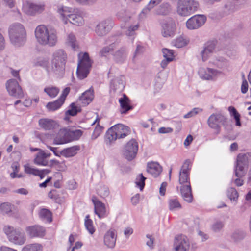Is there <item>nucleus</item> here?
<instances>
[{
  "instance_id": "1",
  "label": "nucleus",
  "mask_w": 251,
  "mask_h": 251,
  "mask_svg": "<svg viewBox=\"0 0 251 251\" xmlns=\"http://www.w3.org/2000/svg\"><path fill=\"white\" fill-rule=\"evenodd\" d=\"M206 69L201 68L199 71L201 77L203 79L212 80L222 74V71L227 69L229 63L228 61L222 57H218L209 62Z\"/></svg>"
},
{
  "instance_id": "2",
  "label": "nucleus",
  "mask_w": 251,
  "mask_h": 251,
  "mask_svg": "<svg viewBox=\"0 0 251 251\" xmlns=\"http://www.w3.org/2000/svg\"><path fill=\"white\" fill-rule=\"evenodd\" d=\"M35 35L38 42L42 45L52 47L57 41V33L54 29L48 30L44 25L38 26L35 30Z\"/></svg>"
},
{
  "instance_id": "3",
  "label": "nucleus",
  "mask_w": 251,
  "mask_h": 251,
  "mask_svg": "<svg viewBox=\"0 0 251 251\" xmlns=\"http://www.w3.org/2000/svg\"><path fill=\"white\" fill-rule=\"evenodd\" d=\"M67 55L63 50L54 52L51 62V71L57 76L62 77L65 72Z\"/></svg>"
},
{
  "instance_id": "4",
  "label": "nucleus",
  "mask_w": 251,
  "mask_h": 251,
  "mask_svg": "<svg viewBox=\"0 0 251 251\" xmlns=\"http://www.w3.org/2000/svg\"><path fill=\"white\" fill-rule=\"evenodd\" d=\"M57 11L65 24L69 21L73 25L80 26L84 23L83 17L77 10L75 11L67 7H59Z\"/></svg>"
},
{
  "instance_id": "5",
  "label": "nucleus",
  "mask_w": 251,
  "mask_h": 251,
  "mask_svg": "<svg viewBox=\"0 0 251 251\" xmlns=\"http://www.w3.org/2000/svg\"><path fill=\"white\" fill-rule=\"evenodd\" d=\"M128 127L122 124L114 125L106 132L105 142L110 146L117 139L123 138L128 134Z\"/></svg>"
},
{
  "instance_id": "6",
  "label": "nucleus",
  "mask_w": 251,
  "mask_h": 251,
  "mask_svg": "<svg viewBox=\"0 0 251 251\" xmlns=\"http://www.w3.org/2000/svg\"><path fill=\"white\" fill-rule=\"evenodd\" d=\"M9 35L11 43L15 46H20L25 42V29L21 24L12 25L9 28Z\"/></svg>"
},
{
  "instance_id": "7",
  "label": "nucleus",
  "mask_w": 251,
  "mask_h": 251,
  "mask_svg": "<svg viewBox=\"0 0 251 251\" xmlns=\"http://www.w3.org/2000/svg\"><path fill=\"white\" fill-rule=\"evenodd\" d=\"M249 165H251V152L239 153L237 156L235 166V176L237 177L245 176Z\"/></svg>"
},
{
  "instance_id": "8",
  "label": "nucleus",
  "mask_w": 251,
  "mask_h": 251,
  "mask_svg": "<svg viewBox=\"0 0 251 251\" xmlns=\"http://www.w3.org/2000/svg\"><path fill=\"white\" fill-rule=\"evenodd\" d=\"M3 231L9 241L14 244L22 245L26 241L25 233L20 228H14L10 225H5L3 228Z\"/></svg>"
},
{
  "instance_id": "9",
  "label": "nucleus",
  "mask_w": 251,
  "mask_h": 251,
  "mask_svg": "<svg viewBox=\"0 0 251 251\" xmlns=\"http://www.w3.org/2000/svg\"><path fill=\"white\" fill-rule=\"evenodd\" d=\"M199 7V2L196 0H178L176 12L180 16H188L196 11Z\"/></svg>"
},
{
  "instance_id": "10",
  "label": "nucleus",
  "mask_w": 251,
  "mask_h": 251,
  "mask_svg": "<svg viewBox=\"0 0 251 251\" xmlns=\"http://www.w3.org/2000/svg\"><path fill=\"white\" fill-rule=\"evenodd\" d=\"M207 123L209 127L218 131L217 133L220 132V124L222 125L226 129H228L229 127L228 118L220 113L211 115L208 119Z\"/></svg>"
},
{
  "instance_id": "11",
  "label": "nucleus",
  "mask_w": 251,
  "mask_h": 251,
  "mask_svg": "<svg viewBox=\"0 0 251 251\" xmlns=\"http://www.w3.org/2000/svg\"><path fill=\"white\" fill-rule=\"evenodd\" d=\"M91 66L92 62L89 54L85 52L83 54L78 64L76 74L78 78L83 79L86 78L89 73Z\"/></svg>"
},
{
  "instance_id": "12",
  "label": "nucleus",
  "mask_w": 251,
  "mask_h": 251,
  "mask_svg": "<svg viewBox=\"0 0 251 251\" xmlns=\"http://www.w3.org/2000/svg\"><path fill=\"white\" fill-rule=\"evenodd\" d=\"M107 46L102 48L99 52L100 56L106 57L109 53H113L114 51L118 48L119 41L116 36H109L105 41Z\"/></svg>"
},
{
  "instance_id": "13",
  "label": "nucleus",
  "mask_w": 251,
  "mask_h": 251,
  "mask_svg": "<svg viewBox=\"0 0 251 251\" xmlns=\"http://www.w3.org/2000/svg\"><path fill=\"white\" fill-rule=\"evenodd\" d=\"M189 241L186 236L181 234L175 237L173 251H189Z\"/></svg>"
},
{
  "instance_id": "14",
  "label": "nucleus",
  "mask_w": 251,
  "mask_h": 251,
  "mask_svg": "<svg viewBox=\"0 0 251 251\" xmlns=\"http://www.w3.org/2000/svg\"><path fill=\"white\" fill-rule=\"evenodd\" d=\"M6 88L9 94L16 98H22L24 96L22 88L17 81L12 79L8 80L6 83Z\"/></svg>"
},
{
  "instance_id": "15",
  "label": "nucleus",
  "mask_w": 251,
  "mask_h": 251,
  "mask_svg": "<svg viewBox=\"0 0 251 251\" xmlns=\"http://www.w3.org/2000/svg\"><path fill=\"white\" fill-rule=\"evenodd\" d=\"M138 145L137 142L134 139H131L127 143L124 150V155L128 160L133 159L137 153Z\"/></svg>"
},
{
  "instance_id": "16",
  "label": "nucleus",
  "mask_w": 251,
  "mask_h": 251,
  "mask_svg": "<svg viewBox=\"0 0 251 251\" xmlns=\"http://www.w3.org/2000/svg\"><path fill=\"white\" fill-rule=\"evenodd\" d=\"M113 25L112 21L106 19L100 22L95 28V32L100 37L107 35L111 30Z\"/></svg>"
},
{
  "instance_id": "17",
  "label": "nucleus",
  "mask_w": 251,
  "mask_h": 251,
  "mask_svg": "<svg viewBox=\"0 0 251 251\" xmlns=\"http://www.w3.org/2000/svg\"><path fill=\"white\" fill-rule=\"evenodd\" d=\"M206 20V17L203 15H195L188 20L186 26L189 29H198L205 23Z\"/></svg>"
},
{
  "instance_id": "18",
  "label": "nucleus",
  "mask_w": 251,
  "mask_h": 251,
  "mask_svg": "<svg viewBox=\"0 0 251 251\" xmlns=\"http://www.w3.org/2000/svg\"><path fill=\"white\" fill-rule=\"evenodd\" d=\"M217 41L214 40L208 41L204 44L202 50L201 51V56L203 62L207 60L213 53Z\"/></svg>"
},
{
  "instance_id": "19",
  "label": "nucleus",
  "mask_w": 251,
  "mask_h": 251,
  "mask_svg": "<svg viewBox=\"0 0 251 251\" xmlns=\"http://www.w3.org/2000/svg\"><path fill=\"white\" fill-rule=\"evenodd\" d=\"M125 85V78L124 76L116 77L111 81L110 91L114 93H121L123 91Z\"/></svg>"
},
{
  "instance_id": "20",
  "label": "nucleus",
  "mask_w": 251,
  "mask_h": 251,
  "mask_svg": "<svg viewBox=\"0 0 251 251\" xmlns=\"http://www.w3.org/2000/svg\"><path fill=\"white\" fill-rule=\"evenodd\" d=\"M190 161L186 160L182 166L179 173V183L181 185H185V183H190L189 174H190Z\"/></svg>"
},
{
  "instance_id": "21",
  "label": "nucleus",
  "mask_w": 251,
  "mask_h": 251,
  "mask_svg": "<svg viewBox=\"0 0 251 251\" xmlns=\"http://www.w3.org/2000/svg\"><path fill=\"white\" fill-rule=\"evenodd\" d=\"M92 201L94 205L95 213L100 219L105 217L107 214L105 204L95 196L92 197Z\"/></svg>"
},
{
  "instance_id": "22",
  "label": "nucleus",
  "mask_w": 251,
  "mask_h": 251,
  "mask_svg": "<svg viewBox=\"0 0 251 251\" xmlns=\"http://www.w3.org/2000/svg\"><path fill=\"white\" fill-rule=\"evenodd\" d=\"M70 134H72V133L70 132V130H60L56 137L54 139L53 144H63L72 141V138L71 137Z\"/></svg>"
},
{
  "instance_id": "23",
  "label": "nucleus",
  "mask_w": 251,
  "mask_h": 251,
  "mask_svg": "<svg viewBox=\"0 0 251 251\" xmlns=\"http://www.w3.org/2000/svg\"><path fill=\"white\" fill-rule=\"evenodd\" d=\"M162 27L161 33L164 37L172 36L174 35L176 30L175 22L172 19H170L167 23L162 25Z\"/></svg>"
},
{
  "instance_id": "24",
  "label": "nucleus",
  "mask_w": 251,
  "mask_h": 251,
  "mask_svg": "<svg viewBox=\"0 0 251 251\" xmlns=\"http://www.w3.org/2000/svg\"><path fill=\"white\" fill-rule=\"evenodd\" d=\"M25 231L30 237H43L45 234L44 227L38 225L28 226Z\"/></svg>"
},
{
  "instance_id": "25",
  "label": "nucleus",
  "mask_w": 251,
  "mask_h": 251,
  "mask_svg": "<svg viewBox=\"0 0 251 251\" xmlns=\"http://www.w3.org/2000/svg\"><path fill=\"white\" fill-rule=\"evenodd\" d=\"M24 12L28 15H32L37 13H40L44 10V5L27 3L23 6Z\"/></svg>"
},
{
  "instance_id": "26",
  "label": "nucleus",
  "mask_w": 251,
  "mask_h": 251,
  "mask_svg": "<svg viewBox=\"0 0 251 251\" xmlns=\"http://www.w3.org/2000/svg\"><path fill=\"white\" fill-rule=\"evenodd\" d=\"M180 192L183 199L188 203L193 201V195L190 183L182 185L180 187Z\"/></svg>"
},
{
  "instance_id": "27",
  "label": "nucleus",
  "mask_w": 251,
  "mask_h": 251,
  "mask_svg": "<svg viewBox=\"0 0 251 251\" xmlns=\"http://www.w3.org/2000/svg\"><path fill=\"white\" fill-rule=\"evenodd\" d=\"M39 125L45 130H53L58 126L57 123L50 119L43 118L39 120Z\"/></svg>"
},
{
  "instance_id": "28",
  "label": "nucleus",
  "mask_w": 251,
  "mask_h": 251,
  "mask_svg": "<svg viewBox=\"0 0 251 251\" xmlns=\"http://www.w3.org/2000/svg\"><path fill=\"white\" fill-rule=\"evenodd\" d=\"M123 97L119 100L120 104V112L121 114H126L128 111L133 109L132 106L130 105V100L127 96L125 94H123Z\"/></svg>"
},
{
  "instance_id": "29",
  "label": "nucleus",
  "mask_w": 251,
  "mask_h": 251,
  "mask_svg": "<svg viewBox=\"0 0 251 251\" xmlns=\"http://www.w3.org/2000/svg\"><path fill=\"white\" fill-rule=\"evenodd\" d=\"M117 236L114 229H110L105 233L104 237L105 245L108 248H113L116 243Z\"/></svg>"
},
{
  "instance_id": "30",
  "label": "nucleus",
  "mask_w": 251,
  "mask_h": 251,
  "mask_svg": "<svg viewBox=\"0 0 251 251\" xmlns=\"http://www.w3.org/2000/svg\"><path fill=\"white\" fill-rule=\"evenodd\" d=\"M113 60L117 63H123L126 58V50L125 47L120 48L112 53Z\"/></svg>"
},
{
  "instance_id": "31",
  "label": "nucleus",
  "mask_w": 251,
  "mask_h": 251,
  "mask_svg": "<svg viewBox=\"0 0 251 251\" xmlns=\"http://www.w3.org/2000/svg\"><path fill=\"white\" fill-rule=\"evenodd\" d=\"M147 172L156 177L158 176L162 172V167L157 162H149L147 164Z\"/></svg>"
},
{
  "instance_id": "32",
  "label": "nucleus",
  "mask_w": 251,
  "mask_h": 251,
  "mask_svg": "<svg viewBox=\"0 0 251 251\" xmlns=\"http://www.w3.org/2000/svg\"><path fill=\"white\" fill-rule=\"evenodd\" d=\"M94 98L93 90L90 89L84 92L79 97V102L83 106H86L88 105L93 100Z\"/></svg>"
},
{
  "instance_id": "33",
  "label": "nucleus",
  "mask_w": 251,
  "mask_h": 251,
  "mask_svg": "<svg viewBox=\"0 0 251 251\" xmlns=\"http://www.w3.org/2000/svg\"><path fill=\"white\" fill-rule=\"evenodd\" d=\"M238 8V4L233 0H227L224 5L223 11L226 14H230L235 11Z\"/></svg>"
},
{
  "instance_id": "34",
  "label": "nucleus",
  "mask_w": 251,
  "mask_h": 251,
  "mask_svg": "<svg viewBox=\"0 0 251 251\" xmlns=\"http://www.w3.org/2000/svg\"><path fill=\"white\" fill-rule=\"evenodd\" d=\"M79 150L80 147L79 146H74L64 149L60 152V154L65 157H71L75 155Z\"/></svg>"
},
{
  "instance_id": "35",
  "label": "nucleus",
  "mask_w": 251,
  "mask_h": 251,
  "mask_svg": "<svg viewBox=\"0 0 251 251\" xmlns=\"http://www.w3.org/2000/svg\"><path fill=\"white\" fill-rule=\"evenodd\" d=\"M34 162L38 165L44 166L48 165V162L45 158V156H44L43 151H40L36 154V157L34 159Z\"/></svg>"
},
{
  "instance_id": "36",
  "label": "nucleus",
  "mask_w": 251,
  "mask_h": 251,
  "mask_svg": "<svg viewBox=\"0 0 251 251\" xmlns=\"http://www.w3.org/2000/svg\"><path fill=\"white\" fill-rule=\"evenodd\" d=\"M171 11V6L167 2L162 3L158 8L157 12L159 15H166Z\"/></svg>"
},
{
  "instance_id": "37",
  "label": "nucleus",
  "mask_w": 251,
  "mask_h": 251,
  "mask_svg": "<svg viewBox=\"0 0 251 251\" xmlns=\"http://www.w3.org/2000/svg\"><path fill=\"white\" fill-rule=\"evenodd\" d=\"M228 111L230 113V116L232 117H233L236 123L235 125L237 126H241V124L240 122V114L237 112L236 109L232 106H230L228 107Z\"/></svg>"
},
{
  "instance_id": "38",
  "label": "nucleus",
  "mask_w": 251,
  "mask_h": 251,
  "mask_svg": "<svg viewBox=\"0 0 251 251\" xmlns=\"http://www.w3.org/2000/svg\"><path fill=\"white\" fill-rule=\"evenodd\" d=\"M63 103V101L58 99L53 102H48L46 105V107L49 111H55L59 108Z\"/></svg>"
},
{
  "instance_id": "39",
  "label": "nucleus",
  "mask_w": 251,
  "mask_h": 251,
  "mask_svg": "<svg viewBox=\"0 0 251 251\" xmlns=\"http://www.w3.org/2000/svg\"><path fill=\"white\" fill-rule=\"evenodd\" d=\"M41 218L47 220L49 222L52 221V214L50 211L47 209H42L39 213Z\"/></svg>"
},
{
  "instance_id": "40",
  "label": "nucleus",
  "mask_w": 251,
  "mask_h": 251,
  "mask_svg": "<svg viewBox=\"0 0 251 251\" xmlns=\"http://www.w3.org/2000/svg\"><path fill=\"white\" fill-rule=\"evenodd\" d=\"M44 91L47 94V95L51 97H55L59 92L58 88L54 86H50L44 88Z\"/></svg>"
},
{
  "instance_id": "41",
  "label": "nucleus",
  "mask_w": 251,
  "mask_h": 251,
  "mask_svg": "<svg viewBox=\"0 0 251 251\" xmlns=\"http://www.w3.org/2000/svg\"><path fill=\"white\" fill-rule=\"evenodd\" d=\"M80 111L81 108L80 107L75 105V103H72L70 105V109L66 111V115L74 116Z\"/></svg>"
},
{
  "instance_id": "42",
  "label": "nucleus",
  "mask_w": 251,
  "mask_h": 251,
  "mask_svg": "<svg viewBox=\"0 0 251 251\" xmlns=\"http://www.w3.org/2000/svg\"><path fill=\"white\" fill-rule=\"evenodd\" d=\"M85 226L86 228L91 234H93L95 232V229L93 227V221L90 219V216L89 215H87L85 217Z\"/></svg>"
},
{
  "instance_id": "43",
  "label": "nucleus",
  "mask_w": 251,
  "mask_h": 251,
  "mask_svg": "<svg viewBox=\"0 0 251 251\" xmlns=\"http://www.w3.org/2000/svg\"><path fill=\"white\" fill-rule=\"evenodd\" d=\"M169 206L170 210H175L181 207L180 203L176 199H170L169 201Z\"/></svg>"
},
{
  "instance_id": "44",
  "label": "nucleus",
  "mask_w": 251,
  "mask_h": 251,
  "mask_svg": "<svg viewBox=\"0 0 251 251\" xmlns=\"http://www.w3.org/2000/svg\"><path fill=\"white\" fill-rule=\"evenodd\" d=\"M41 248V245L39 244H32L25 246L22 251H38Z\"/></svg>"
},
{
  "instance_id": "45",
  "label": "nucleus",
  "mask_w": 251,
  "mask_h": 251,
  "mask_svg": "<svg viewBox=\"0 0 251 251\" xmlns=\"http://www.w3.org/2000/svg\"><path fill=\"white\" fill-rule=\"evenodd\" d=\"M146 179V178L143 176L142 174H139L137 177L135 183L140 188V190H142L144 188Z\"/></svg>"
},
{
  "instance_id": "46",
  "label": "nucleus",
  "mask_w": 251,
  "mask_h": 251,
  "mask_svg": "<svg viewBox=\"0 0 251 251\" xmlns=\"http://www.w3.org/2000/svg\"><path fill=\"white\" fill-rule=\"evenodd\" d=\"M227 195L230 200L235 201L238 197V194L236 190L234 188H230L227 190Z\"/></svg>"
},
{
  "instance_id": "47",
  "label": "nucleus",
  "mask_w": 251,
  "mask_h": 251,
  "mask_svg": "<svg viewBox=\"0 0 251 251\" xmlns=\"http://www.w3.org/2000/svg\"><path fill=\"white\" fill-rule=\"evenodd\" d=\"M161 1L162 0H151L146 7L143 10L142 12L144 13H147L148 11H149L154 6L160 3Z\"/></svg>"
},
{
  "instance_id": "48",
  "label": "nucleus",
  "mask_w": 251,
  "mask_h": 251,
  "mask_svg": "<svg viewBox=\"0 0 251 251\" xmlns=\"http://www.w3.org/2000/svg\"><path fill=\"white\" fill-rule=\"evenodd\" d=\"M163 57L165 59L169 58L171 59V61L174 58V51L172 50H169L167 48H163L162 50Z\"/></svg>"
},
{
  "instance_id": "49",
  "label": "nucleus",
  "mask_w": 251,
  "mask_h": 251,
  "mask_svg": "<svg viewBox=\"0 0 251 251\" xmlns=\"http://www.w3.org/2000/svg\"><path fill=\"white\" fill-rule=\"evenodd\" d=\"M12 205L9 203L4 202L0 205V210L4 213L9 214L12 211Z\"/></svg>"
},
{
  "instance_id": "50",
  "label": "nucleus",
  "mask_w": 251,
  "mask_h": 251,
  "mask_svg": "<svg viewBox=\"0 0 251 251\" xmlns=\"http://www.w3.org/2000/svg\"><path fill=\"white\" fill-rule=\"evenodd\" d=\"M98 194L101 197H106L109 195V190L107 187L101 186L97 190Z\"/></svg>"
},
{
  "instance_id": "51",
  "label": "nucleus",
  "mask_w": 251,
  "mask_h": 251,
  "mask_svg": "<svg viewBox=\"0 0 251 251\" xmlns=\"http://www.w3.org/2000/svg\"><path fill=\"white\" fill-rule=\"evenodd\" d=\"M245 236V234L243 232L235 231L232 233L231 237L234 241L236 242L243 239Z\"/></svg>"
},
{
  "instance_id": "52",
  "label": "nucleus",
  "mask_w": 251,
  "mask_h": 251,
  "mask_svg": "<svg viewBox=\"0 0 251 251\" xmlns=\"http://www.w3.org/2000/svg\"><path fill=\"white\" fill-rule=\"evenodd\" d=\"M48 196L50 198L52 199L56 203H58L60 201V197L59 194L56 190H51L48 193Z\"/></svg>"
},
{
  "instance_id": "53",
  "label": "nucleus",
  "mask_w": 251,
  "mask_h": 251,
  "mask_svg": "<svg viewBox=\"0 0 251 251\" xmlns=\"http://www.w3.org/2000/svg\"><path fill=\"white\" fill-rule=\"evenodd\" d=\"M25 171L26 173L29 174H32L34 176H37L38 173H39V170L35 168H32L29 166L27 165H25Z\"/></svg>"
},
{
  "instance_id": "54",
  "label": "nucleus",
  "mask_w": 251,
  "mask_h": 251,
  "mask_svg": "<svg viewBox=\"0 0 251 251\" xmlns=\"http://www.w3.org/2000/svg\"><path fill=\"white\" fill-rule=\"evenodd\" d=\"M202 110L199 108H194L191 111L184 116V118H189L193 117L201 112Z\"/></svg>"
},
{
  "instance_id": "55",
  "label": "nucleus",
  "mask_w": 251,
  "mask_h": 251,
  "mask_svg": "<svg viewBox=\"0 0 251 251\" xmlns=\"http://www.w3.org/2000/svg\"><path fill=\"white\" fill-rule=\"evenodd\" d=\"M68 40L69 43L72 47V48L74 50H75L77 48V46L75 44L76 39L75 35L72 33L69 34L68 36Z\"/></svg>"
},
{
  "instance_id": "56",
  "label": "nucleus",
  "mask_w": 251,
  "mask_h": 251,
  "mask_svg": "<svg viewBox=\"0 0 251 251\" xmlns=\"http://www.w3.org/2000/svg\"><path fill=\"white\" fill-rule=\"evenodd\" d=\"M224 226V224L221 221H217L212 226V230L215 232L219 231Z\"/></svg>"
},
{
  "instance_id": "57",
  "label": "nucleus",
  "mask_w": 251,
  "mask_h": 251,
  "mask_svg": "<svg viewBox=\"0 0 251 251\" xmlns=\"http://www.w3.org/2000/svg\"><path fill=\"white\" fill-rule=\"evenodd\" d=\"M138 25L130 26L128 27V30L126 32V35L128 36H132L134 35L135 31L138 29Z\"/></svg>"
},
{
  "instance_id": "58",
  "label": "nucleus",
  "mask_w": 251,
  "mask_h": 251,
  "mask_svg": "<svg viewBox=\"0 0 251 251\" xmlns=\"http://www.w3.org/2000/svg\"><path fill=\"white\" fill-rule=\"evenodd\" d=\"M70 132L72 133V134H70L71 137L72 138V140L78 139L82 134V132L80 130H70Z\"/></svg>"
},
{
  "instance_id": "59",
  "label": "nucleus",
  "mask_w": 251,
  "mask_h": 251,
  "mask_svg": "<svg viewBox=\"0 0 251 251\" xmlns=\"http://www.w3.org/2000/svg\"><path fill=\"white\" fill-rule=\"evenodd\" d=\"M186 44V42L182 37L177 38L175 41V46L177 48H181L185 46Z\"/></svg>"
},
{
  "instance_id": "60",
  "label": "nucleus",
  "mask_w": 251,
  "mask_h": 251,
  "mask_svg": "<svg viewBox=\"0 0 251 251\" xmlns=\"http://www.w3.org/2000/svg\"><path fill=\"white\" fill-rule=\"evenodd\" d=\"M70 91V88L69 87H66L63 91L62 93L59 98L62 101L64 102V101L66 99L67 96L69 94Z\"/></svg>"
},
{
  "instance_id": "61",
  "label": "nucleus",
  "mask_w": 251,
  "mask_h": 251,
  "mask_svg": "<svg viewBox=\"0 0 251 251\" xmlns=\"http://www.w3.org/2000/svg\"><path fill=\"white\" fill-rule=\"evenodd\" d=\"M102 128V126L98 124L94 131L92 136L94 139H96L100 134Z\"/></svg>"
},
{
  "instance_id": "62",
  "label": "nucleus",
  "mask_w": 251,
  "mask_h": 251,
  "mask_svg": "<svg viewBox=\"0 0 251 251\" xmlns=\"http://www.w3.org/2000/svg\"><path fill=\"white\" fill-rule=\"evenodd\" d=\"M77 3L82 5H92L97 0H75Z\"/></svg>"
},
{
  "instance_id": "63",
  "label": "nucleus",
  "mask_w": 251,
  "mask_h": 251,
  "mask_svg": "<svg viewBox=\"0 0 251 251\" xmlns=\"http://www.w3.org/2000/svg\"><path fill=\"white\" fill-rule=\"evenodd\" d=\"M248 89V84L246 80H244L241 85V92L243 94L247 92Z\"/></svg>"
},
{
  "instance_id": "64",
  "label": "nucleus",
  "mask_w": 251,
  "mask_h": 251,
  "mask_svg": "<svg viewBox=\"0 0 251 251\" xmlns=\"http://www.w3.org/2000/svg\"><path fill=\"white\" fill-rule=\"evenodd\" d=\"M167 186V183L166 182H164L161 184V186L160 187V189H159V193H160V195H161V196L165 195Z\"/></svg>"
}]
</instances>
